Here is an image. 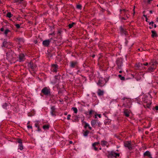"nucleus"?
Returning a JSON list of instances; mask_svg holds the SVG:
<instances>
[{
  "instance_id": "nucleus-8",
  "label": "nucleus",
  "mask_w": 158,
  "mask_h": 158,
  "mask_svg": "<svg viewBox=\"0 0 158 158\" xmlns=\"http://www.w3.org/2000/svg\"><path fill=\"white\" fill-rule=\"evenodd\" d=\"M144 103H146V104L143 105V106L145 108H149L150 107V106L151 105L152 103L150 100H148L147 98H144V100H143Z\"/></svg>"
},
{
  "instance_id": "nucleus-39",
  "label": "nucleus",
  "mask_w": 158,
  "mask_h": 158,
  "mask_svg": "<svg viewBox=\"0 0 158 158\" xmlns=\"http://www.w3.org/2000/svg\"><path fill=\"white\" fill-rule=\"evenodd\" d=\"M100 142H94L92 144V146H96L97 145L99 144Z\"/></svg>"
},
{
  "instance_id": "nucleus-13",
  "label": "nucleus",
  "mask_w": 158,
  "mask_h": 158,
  "mask_svg": "<svg viewBox=\"0 0 158 158\" xmlns=\"http://www.w3.org/2000/svg\"><path fill=\"white\" fill-rule=\"evenodd\" d=\"M41 125V122L39 121H37L35 122V127L37 128V131H41V129L40 128V126Z\"/></svg>"
},
{
  "instance_id": "nucleus-49",
  "label": "nucleus",
  "mask_w": 158,
  "mask_h": 158,
  "mask_svg": "<svg viewBox=\"0 0 158 158\" xmlns=\"http://www.w3.org/2000/svg\"><path fill=\"white\" fill-rule=\"evenodd\" d=\"M143 65H145V66H147L148 65V63L146 62L145 63L143 64Z\"/></svg>"
},
{
  "instance_id": "nucleus-28",
  "label": "nucleus",
  "mask_w": 158,
  "mask_h": 158,
  "mask_svg": "<svg viewBox=\"0 0 158 158\" xmlns=\"http://www.w3.org/2000/svg\"><path fill=\"white\" fill-rule=\"evenodd\" d=\"M7 44L8 42L6 40H4L2 43V46L6 48L7 47Z\"/></svg>"
},
{
  "instance_id": "nucleus-35",
  "label": "nucleus",
  "mask_w": 158,
  "mask_h": 158,
  "mask_svg": "<svg viewBox=\"0 0 158 158\" xmlns=\"http://www.w3.org/2000/svg\"><path fill=\"white\" fill-rule=\"evenodd\" d=\"M89 133V131L88 130H86L84 133L83 135L85 136H86L88 135Z\"/></svg>"
},
{
  "instance_id": "nucleus-46",
  "label": "nucleus",
  "mask_w": 158,
  "mask_h": 158,
  "mask_svg": "<svg viewBox=\"0 0 158 158\" xmlns=\"http://www.w3.org/2000/svg\"><path fill=\"white\" fill-rule=\"evenodd\" d=\"M94 111L92 110H91L89 112V115H91L92 114L93 112H94Z\"/></svg>"
},
{
  "instance_id": "nucleus-19",
  "label": "nucleus",
  "mask_w": 158,
  "mask_h": 158,
  "mask_svg": "<svg viewBox=\"0 0 158 158\" xmlns=\"http://www.w3.org/2000/svg\"><path fill=\"white\" fill-rule=\"evenodd\" d=\"M119 30L120 32L122 34H124L126 35L127 33V32L123 27L122 26L120 27Z\"/></svg>"
},
{
  "instance_id": "nucleus-4",
  "label": "nucleus",
  "mask_w": 158,
  "mask_h": 158,
  "mask_svg": "<svg viewBox=\"0 0 158 158\" xmlns=\"http://www.w3.org/2000/svg\"><path fill=\"white\" fill-rule=\"evenodd\" d=\"M107 82V81L106 79L101 77L99 78L97 84L98 86L102 87L104 86Z\"/></svg>"
},
{
  "instance_id": "nucleus-6",
  "label": "nucleus",
  "mask_w": 158,
  "mask_h": 158,
  "mask_svg": "<svg viewBox=\"0 0 158 158\" xmlns=\"http://www.w3.org/2000/svg\"><path fill=\"white\" fill-rule=\"evenodd\" d=\"M17 59L16 60V61H18L19 62L24 61L25 60V56L23 53H20L17 56Z\"/></svg>"
},
{
  "instance_id": "nucleus-33",
  "label": "nucleus",
  "mask_w": 158,
  "mask_h": 158,
  "mask_svg": "<svg viewBox=\"0 0 158 158\" xmlns=\"http://www.w3.org/2000/svg\"><path fill=\"white\" fill-rule=\"evenodd\" d=\"M75 24V23L74 22H73L71 24H69L68 27L69 28H71L73 27L74 25Z\"/></svg>"
},
{
  "instance_id": "nucleus-25",
  "label": "nucleus",
  "mask_w": 158,
  "mask_h": 158,
  "mask_svg": "<svg viewBox=\"0 0 158 158\" xmlns=\"http://www.w3.org/2000/svg\"><path fill=\"white\" fill-rule=\"evenodd\" d=\"M97 123V121L95 120H93L91 121V123L93 127H95V126Z\"/></svg>"
},
{
  "instance_id": "nucleus-3",
  "label": "nucleus",
  "mask_w": 158,
  "mask_h": 158,
  "mask_svg": "<svg viewBox=\"0 0 158 158\" xmlns=\"http://www.w3.org/2000/svg\"><path fill=\"white\" fill-rule=\"evenodd\" d=\"M41 92L47 96L51 95V89L49 87H44L41 90Z\"/></svg>"
},
{
  "instance_id": "nucleus-37",
  "label": "nucleus",
  "mask_w": 158,
  "mask_h": 158,
  "mask_svg": "<svg viewBox=\"0 0 158 158\" xmlns=\"http://www.w3.org/2000/svg\"><path fill=\"white\" fill-rule=\"evenodd\" d=\"M129 18V16L126 15V17L124 16L121 18L122 20H126Z\"/></svg>"
},
{
  "instance_id": "nucleus-29",
  "label": "nucleus",
  "mask_w": 158,
  "mask_h": 158,
  "mask_svg": "<svg viewBox=\"0 0 158 158\" xmlns=\"http://www.w3.org/2000/svg\"><path fill=\"white\" fill-rule=\"evenodd\" d=\"M50 125L49 124H47V125H44L43 126V128L44 130H48L49 129Z\"/></svg>"
},
{
  "instance_id": "nucleus-2",
  "label": "nucleus",
  "mask_w": 158,
  "mask_h": 158,
  "mask_svg": "<svg viewBox=\"0 0 158 158\" xmlns=\"http://www.w3.org/2000/svg\"><path fill=\"white\" fill-rule=\"evenodd\" d=\"M157 63L154 60H152L149 62V66L147 71L149 72H152L154 71L156 69Z\"/></svg>"
},
{
  "instance_id": "nucleus-47",
  "label": "nucleus",
  "mask_w": 158,
  "mask_h": 158,
  "mask_svg": "<svg viewBox=\"0 0 158 158\" xmlns=\"http://www.w3.org/2000/svg\"><path fill=\"white\" fill-rule=\"evenodd\" d=\"M129 16V15L127 13H125L124 14V15H123L124 16H125V17H126V15Z\"/></svg>"
},
{
  "instance_id": "nucleus-31",
  "label": "nucleus",
  "mask_w": 158,
  "mask_h": 158,
  "mask_svg": "<svg viewBox=\"0 0 158 158\" xmlns=\"http://www.w3.org/2000/svg\"><path fill=\"white\" fill-rule=\"evenodd\" d=\"M8 106V104L6 103H4L2 105V107L3 108L5 109H7V107Z\"/></svg>"
},
{
  "instance_id": "nucleus-38",
  "label": "nucleus",
  "mask_w": 158,
  "mask_h": 158,
  "mask_svg": "<svg viewBox=\"0 0 158 158\" xmlns=\"http://www.w3.org/2000/svg\"><path fill=\"white\" fill-rule=\"evenodd\" d=\"M72 109L73 110L74 112L75 113H77V109L76 107H73Z\"/></svg>"
},
{
  "instance_id": "nucleus-55",
  "label": "nucleus",
  "mask_w": 158,
  "mask_h": 158,
  "mask_svg": "<svg viewBox=\"0 0 158 158\" xmlns=\"http://www.w3.org/2000/svg\"><path fill=\"white\" fill-rule=\"evenodd\" d=\"M153 0H147V2L148 3H150V2L152 1Z\"/></svg>"
},
{
  "instance_id": "nucleus-30",
  "label": "nucleus",
  "mask_w": 158,
  "mask_h": 158,
  "mask_svg": "<svg viewBox=\"0 0 158 158\" xmlns=\"http://www.w3.org/2000/svg\"><path fill=\"white\" fill-rule=\"evenodd\" d=\"M128 10H127L126 9H120V14H122L123 12L124 14L125 13H127V11H128Z\"/></svg>"
},
{
  "instance_id": "nucleus-1",
  "label": "nucleus",
  "mask_w": 158,
  "mask_h": 158,
  "mask_svg": "<svg viewBox=\"0 0 158 158\" xmlns=\"http://www.w3.org/2000/svg\"><path fill=\"white\" fill-rule=\"evenodd\" d=\"M16 54L12 50H9L6 53V58L9 61H13L16 59Z\"/></svg>"
},
{
  "instance_id": "nucleus-43",
  "label": "nucleus",
  "mask_w": 158,
  "mask_h": 158,
  "mask_svg": "<svg viewBox=\"0 0 158 158\" xmlns=\"http://www.w3.org/2000/svg\"><path fill=\"white\" fill-rule=\"evenodd\" d=\"M15 26L16 27V28L18 29H19V28H20V25L19 24H16L15 25Z\"/></svg>"
},
{
  "instance_id": "nucleus-24",
  "label": "nucleus",
  "mask_w": 158,
  "mask_h": 158,
  "mask_svg": "<svg viewBox=\"0 0 158 158\" xmlns=\"http://www.w3.org/2000/svg\"><path fill=\"white\" fill-rule=\"evenodd\" d=\"M143 155L144 156H148V157H150V156H151L150 153L149 151H148L145 152Z\"/></svg>"
},
{
  "instance_id": "nucleus-42",
  "label": "nucleus",
  "mask_w": 158,
  "mask_h": 158,
  "mask_svg": "<svg viewBox=\"0 0 158 158\" xmlns=\"http://www.w3.org/2000/svg\"><path fill=\"white\" fill-rule=\"evenodd\" d=\"M62 32V31H61V30H58V33H57V35L58 36H61V34Z\"/></svg>"
},
{
  "instance_id": "nucleus-11",
  "label": "nucleus",
  "mask_w": 158,
  "mask_h": 158,
  "mask_svg": "<svg viewBox=\"0 0 158 158\" xmlns=\"http://www.w3.org/2000/svg\"><path fill=\"white\" fill-rule=\"evenodd\" d=\"M120 154L119 153H115L114 152H111L110 153H109L108 155V157L109 158L111 157L112 156L114 157H119Z\"/></svg>"
},
{
  "instance_id": "nucleus-44",
  "label": "nucleus",
  "mask_w": 158,
  "mask_h": 158,
  "mask_svg": "<svg viewBox=\"0 0 158 158\" xmlns=\"http://www.w3.org/2000/svg\"><path fill=\"white\" fill-rule=\"evenodd\" d=\"M71 116V115L68 114V115L67 116V120H69L70 119Z\"/></svg>"
},
{
  "instance_id": "nucleus-23",
  "label": "nucleus",
  "mask_w": 158,
  "mask_h": 158,
  "mask_svg": "<svg viewBox=\"0 0 158 158\" xmlns=\"http://www.w3.org/2000/svg\"><path fill=\"white\" fill-rule=\"evenodd\" d=\"M17 40H18L19 44H23L24 41V40L23 38H17Z\"/></svg>"
},
{
  "instance_id": "nucleus-7",
  "label": "nucleus",
  "mask_w": 158,
  "mask_h": 158,
  "mask_svg": "<svg viewBox=\"0 0 158 158\" xmlns=\"http://www.w3.org/2000/svg\"><path fill=\"white\" fill-rule=\"evenodd\" d=\"M116 64L117 66V69H122V66H123V62L121 59H118L116 61Z\"/></svg>"
},
{
  "instance_id": "nucleus-40",
  "label": "nucleus",
  "mask_w": 158,
  "mask_h": 158,
  "mask_svg": "<svg viewBox=\"0 0 158 158\" xmlns=\"http://www.w3.org/2000/svg\"><path fill=\"white\" fill-rule=\"evenodd\" d=\"M77 8L78 9L81 10L82 8V6L80 4L77 5Z\"/></svg>"
},
{
  "instance_id": "nucleus-27",
  "label": "nucleus",
  "mask_w": 158,
  "mask_h": 158,
  "mask_svg": "<svg viewBox=\"0 0 158 158\" xmlns=\"http://www.w3.org/2000/svg\"><path fill=\"white\" fill-rule=\"evenodd\" d=\"M84 127L85 128H86L87 127H88L90 130H91L92 129V127L90 126L89 124L86 122L85 123V125L84 126Z\"/></svg>"
},
{
  "instance_id": "nucleus-36",
  "label": "nucleus",
  "mask_w": 158,
  "mask_h": 158,
  "mask_svg": "<svg viewBox=\"0 0 158 158\" xmlns=\"http://www.w3.org/2000/svg\"><path fill=\"white\" fill-rule=\"evenodd\" d=\"M118 77L119 78L122 80H125V78L124 77H123L121 75H118Z\"/></svg>"
},
{
  "instance_id": "nucleus-48",
  "label": "nucleus",
  "mask_w": 158,
  "mask_h": 158,
  "mask_svg": "<svg viewBox=\"0 0 158 158\" xmlns=\"http://www.w3.org/2000/svg\"><path fill=\"white\" fill-rule=\"evenodd\" d=\"M27 127L28 128H31V129H32V126H30V125H28L27 126Z\"/></svg>"
},
{
  "instance_id": "nucleus-22",
  "label": "nucleus",
  "mask_w": 158,
  "mask_h": 158,
  "mask_svg": "<svg viewBox=\"0 0 158 158\" xmlns=\"http://www.w3.org/2000/svg\"><path fill=\"white\" fill-rule=\"evenodd\" d=\"M151 32L152 33L151 36L152 38H154V37H156L157 36V35L155 31L152 30L151 31Z\"/></svg>"
},
{
  "instance_id": "nucleus-5",
  "label": "nucleus",
  "mask_w": 158,
  "mask_h": 158,
  "mask_svg": "<svg viewBox=\"0 0 158 158\" xmlns=\"http://www.w3.org/2000/svg\"><path fill=\"white\" fill-rule=\"evenodd\" d=\"M124 145L126 148H127L129 150L131 151L133 149V146L131 144V141H126L124 142Z\"/></svg>"
},
{
  "instance_id": "nucleus-62",
  "label": "nucleus",
  "mask_w": 158,
  "mask_h": 158,
  "mask_svg": "<svg viewBox=\"0 0 158 158\" xmlns=\"http://www.w3.org/2000/svg\"><path fill=\"white\" fill-rule=\"evenodd\" d=\"M145 19H146V20H145L147 22H148V18L147 17V18H146Z\"/></svg>"
},
{
  "instance_id": "nucleus-59",
  "label": "nucleus",
  "mask_w": 158,
  "mask_h": 158,
  "mask_svg": "<svg viewBox=\"0 0 158 158\" xmlns=\"http://www.w3.org/2000/svg\"><path fill=\"white\" fill-rule=\"evenodd\" d=\"M67 112H64V114L65 115H67Z\"/></svg>"
},
{
  "instance_id": "nucleus-58",
  "label": "nucleus",
  "mask_w": 158,
  "mask_h": 158,
  "mask_svg": "<svg viewBox=\"0 0 158 158\" xmlns=\"http://www.w3.org/2000/svg\"><path fill=\"white\" fill-rule=\"evenodd\" d=\"M69 144H72L73 143V142L72 141H70L69 142Z\"/></svg>"
},
{
  "instance_id": "nucleus-16",
  "label": "nucleus",
  "mask_w": 158,
  "mask_h": 158,
  "mask_svg": "<svg viewBox=\"0 0 158 158\" xmlns=\"http://www.w3.org/2000/svg\"><path fill=\"white\" fill-rule=\"evenodd\" d=\"M17 142L19 143V148L22 150L23 149V146L22 144V140L19 138L17 139Z\"/></svg>"
},
{
  "instance_id": "nucleus-14",
  "label": "nucleus",
  "mask_w": 158,
  "mask_h": 158,
  "mask_svg": "<svg viewBox=\"0 0 158 158\" xmlns=\"http://www.w3.org/2000/svg\"><path fill=\"white\" fill-rule=\"evenodd\" d=\"M29 67L32 71H34L37 67V66L32 62H30L28 64Z\"/></svg>"
},
{
  "instance_id": "nucleus-51",
  "label": "nucleus",
  "mask_w": 158,
  "mask_h": 158,
  "mask_svg": "<svg viewBox=\"0 0 158 158\" xmlns=\"http://www.w3.org/2000/svg\"><path fill=\"white\" fill-rule=\"evenodd\" d=\"M34 43L35 44H37V43H38V41L37 40H34Z\"/></svg>"
},
{
  "instance_id": "nucleus-56",
  "label": "nucleus",
  "mask_w": 158,
  "mask_h": 158,
  "mask_svg": "<svg viewBox=\"0 0 158 158\" xmlns=\"http://www.w3.org/2000/svg\"><path fill=\"white\" fill-rule=\"evenodd\" d=\"M97 115L99 117V118H100L101 117V114H97Z\"/></svg>"
},
{
  "instance_id": "nucleus-61",
  "label": "nucleus",
  "mask_w": 158,
  "mask_h": 158,
  "mask_svg": "<svg viewBox=\"0 0 158 158\" xmlns=\"http://www.w3.org/2000/svg\"><path fill=\"white\" fill-rule=\"evenodd\" d=\"M150 13V14H152V10H150L149 11Z\"/></svg>"
},
{
  "instance_id": "nucleus-63",
  "label": "nucleus",
  "mask_w": 158,
  "mask_h": 158,
  "mask_svg": "<svg viewBox=\"0 0 158 158\" xmlns=\"http://www.w3.org/2000/svg\"><path fill=\"white\" fill-rule=\"evenodd\" d=\"M135 6H134V9H133V12H134V11H135Z\"/></svg>"
},
{
  "instance_id": "nucleus-12",
  "label": "nucleus",
  "mask_w": 158,
  "mask_h": 158,
  "mask_svg": "<svg viewBox=\"0 0 158 158\" xmlns=\"http://www.w3.org/2000/svg\"><path fill=\"white\" fill-rule=\"evenodd\" d=\"M56 109L55 106H51L50 113L53 116L56 115Z\"/></svg>"
},
{
  "instance_id": "nucleus-32",
  "label": "nucleus",
  "mask_w": 158,
  "mask_h": 158,
  "mask_svg": "<svg viewBox=\"0 0 158 158\" xmlns=\"http://www.w3.org/2000/svg\"><path fill=\"white\" fill-rule=\"evenodd\" d=\"M13 15L11 14V12H8L6 14V17L9 18H10L12 17Z\"/></svg>"
},
{
  "instance_id": "nucleus-50",
  "label": "nucleus",
  "mask_w": 158,
  "mask_h": 158,
  "mask_svg": "<svg viewBox=\"0 0 158 158\" xmlns=\"http://www.w3.org/2000/svg\"><path fill=\"white\" fill-rule=\"evenodd\" d=\"M154 23V22L153 21H152L149 23V24L150 25L152 24V26H153V24Z\"/></svg>"
},
{
  "instance_id": "nucleus-64",
  "label": "nucleus",
  "mask_w": 158,
  "mask_h": 158,
  "mask_svg": "<svg viewBox=\"0 0 158 158\" xmlns=\"http://www.w3.org/2000/svg\"><path fill=\"white\" fill-rule=\"evenodd\" d=\"M156 21L158 22V17L156 18Z\"/></svg>"
},
{
  "instance_id": "nucleus-10",
  "label": "nucleus",
  "mask_w": 158,
  "mask_h": 158,
  "mask_svg": "<svg viewBox=\"0 0 158 158\" xmlns=\"http://www.w3.org/2000/svg\"><path fill=\"white\" fill-rule=\"evenodd\" d=\"M52 40V38L46 40H44L42 42V44L44 47H48L49 46Z\"/></svg>"
},
{
  "instance_id": "nucleus-53",
  "label": "nucleus",
  "mask_w": 158,
  "mask_h": 158,
  "mask_svg": "<svg viewBox=\"0 0 158 158\" xmlns=\"http://www.w3.org/2000/svg\"><path fill=\"white\" fill-rule=\"evenodd\" d=\"M55 35V34H54V32H53L52 33H50L49 34V35Z\"/></svg>"
},
{
  "instance_id": "nucleus-52",
  "label": "nucleus",
  "mask_w": 158,
  "mask_h": 158,
  "mask_svg": "<svg viewBox=\"0 0 158 158\" xmlns=\"http://www.w3.org/2000/svg\"><path fill=\"white\" fill-rule=\"evenodd\" d=\"M155 108L156 110H158V106H156Z\"/></svg>"
},
{
  "instance_id": "nucleus-57",
  "label": "nucleus",
  "mask_w": 158,
  "mask_h": 158,
  "mask_svg": "<svg viewBox=\"0 0 158 158\" xmlns=\"http://www.w3.org/2000/svg\"><path fill=\"white\" fill-rule=\"evenodd\" d=\"M143 16L145 18H147V15L144 14L143 15Z\"/></svg>"
},
{
  "instance_id": "nucleus-45",
  "label": "nucleus",
  "mask_w": 158,
  "mask_h": 158,
  "mask_svg": "<svg viewBox=\"0 0 158 158\" xmlns=\"http://www.w3.org/2000/svg\"><path fill=\"white\" fill-rule=\"evenodd\" d=\"M92 147L93 148V149L95 150V151H98V148L95 147V146H92Z\"/></svg>"
},
{
  "instance_id": "nucleus-41",
  "label": "nucleus",
  "mask_w": 158,
  "mask_h": 158,
  "mask_svg": "<svg viewBox=\"0 0 158 158\" xmlns=\"http://www.w3.org/2000/svg\"><path fill=\"white\" fill-rule=\"evenodd\" d=\"M60 75H58L55 76V79L57 80H59L60 79Z\"/></svg>"
},
{
  "instance_id": "nucleus-9",
  "label": "nucleus",
  "mask_w": 158,
  "mask_h": 158,
  "mask_svg": "<svg viewBox=\"0 0 158 158\" xmlns=\"http://www.w3.org/2000/svg\"><path fill=\"white\" fill-rule=\"evenodd\" d=\"M69 67L71 68H77L78 65V62L77 61H72L69 63Z\"/></svg>"
},
{
  "instance_id": "nucleus-54",
  "label": "nucleus",
  "mask_w": 158,
  "mask_h": 158,
  "mask_svg": "<svg viewBox=\"0 0 158 158\" xmlns=\"http://www.w3.org/2000/svg\"><path fill=\"white\" fill-rule=\"evenodd\" d=\"M4 29L3 27L1 28L0 29V31H4Z\"/></svg>"
},
{
  "instance_id": "nucleus-17",
  "label": "nucleus",
  "mask_w": 158,
  "mask_h": 158,
  "mask_svg": "<svg viewBox=\"0 0 158 158\" xmlns=\"http://www.w3.org/2000/svg\"><path fill=\"white\" fill-rule=\"evenodd\" d=\"M97 94L99 96H103L104 94V91L103 90L98 89L97 92Z\"/></svg>"
},
{
  "instance_id": "nucleus-60",
  "label": "nucleus",
  "mask_w": 158,
  "mask_h": 158,
  "mask_svg": "<svg viewBox=\"0 0 158 158\" xmlns=\"http://www.w3.org/2000/svg\"><path fill=\"white\" fill-rule=\"evenodd\" d=\"M154 28H156L157 27V26L156 24H154Z\"/></svg>"
},
{
  "instance_id": "nucleus-21",
  "label": "nucleus",
  "mask_w": 158,
  "mask_h": 158,
  "mask_svg": "<svg viewBox=\"0 0 158 158\" xmlns=\"http://www.w3.org/2000/svg\"><path fill=\"white\" fill-rule=\"evenodd\" d=\"M143 65V64L139 63L136 64L135 65V67L136 69H139L140 67H142Z\"/></svg>"
},
{
  "instance_id": "nucleus-34",
  "label": "nucleus",
  "mask_w": 158,
  "mask_h": 158,
  "mask_svg": "<svg viewBox=\"0 0 158 158\" xmlns=\"http://www.w3.org/2000/svg\"><path fill=\"white\" fill-rule=\"evenodd\" d=\"M10 32V31L9 29H6L5 30L4 34L6 36H7L8 33Z\"/></svg>"
},
{
  "instance_id": "nucleus-15",
  "label": "nucleus",
  "mask_w": 158,
  "mask_h": 158,
  "mask_svg": "<svg viewBox=\"0 0 158 158\" xmlns=\"http://www.w3.org/2000/svg\"><path fill=\"white\" fill-rule=\"evenodd\" d=\"M58 69V66L56 64H52L51 65V70L53 72H56Z\"/></svg>"
},
{
  "instance_id": "nucleus-26",
  "label": "nucleus",
  "mask_w": 158,
  "mask_h": 158,
  "mask_svg": "<svg viewBox=\"0 0 158 158\" xmlns=\"http://www.w3.org/2000/svg\"><path fill=\"white\" fill-rule=\"evenodd\" d=\"M124 114L127 117H128L129 116V113L128 110L125 109L124 111Z\"/></svg>"
},
{
  "instance_id": "nucleus-18",
  "label": "nucleus",
  "mask_w": 158,
  "mask_h": 158,
  "mask_svg": "<svg viewBox=\"0 0 158 158\" xmlns=\"http://www.w3.org/2000/svg\"><path fill=\"white\" fill-rule=\"evenodd\" d=\"M126 99H127V102H128L129 103V104L127 105L125 103H123V105L125 107H130V100L129 99H127V98H123L122 99L123 100H125Z\"/></svg>"
},
{
  "instance_id": "nucleus-20",
  "label": "nucleus",
  "mask_w": 158,
  "mask_h": 158,
  "mask_svg": "<svg viewBox=\"0 0 158 158\" xmlns=\"http://www.w3.org/2000/svg\"><path fill=\"white\" fill-rule=\"evenodd\" d=\"M101 144L102 146L105 147L106 146L108 147L107 145L108 144V143L107 141L105 140H102L101 141Z\"/></svg>"
}]
</instances>
